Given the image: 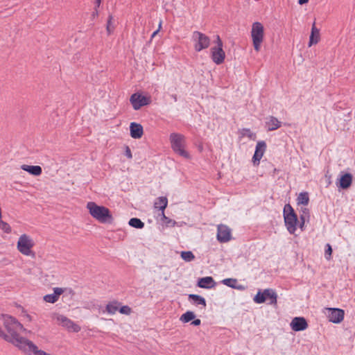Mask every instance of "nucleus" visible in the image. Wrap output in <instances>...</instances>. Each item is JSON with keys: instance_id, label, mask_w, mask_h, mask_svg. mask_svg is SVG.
Returning <instances> with one entry per match:
<instances>
[{"instance_id": "35", "label": "nucleus", "mask_w": 355, "mask_h": 355, "mask_svg": "<svg viewBox=\"0 0 355 355\" xmlns=\"http://www.w3.org/2000/svg\"><path fill=\"white\" fill-rule=\"evenodd\" d=\"M119 311L121 314L128 315L132 313V309L128 305L121 306V304L120 307L119 308Z\"/></svg>"}, {"instance_id": "39", "label": "nucleus", "mask_w": 355, "mask_h": 355, "mask_svg": "<svg viewBox=\"0 0 355 355\" xmlns=\"http://www.w3.org/2000/svg\"><path fill=\"white\" fill-rule=\"evenodd\" d=\"M125 155L128 159H132V155L131 150H130V148H129V146H125Z\"/></svg>"}, {"instance_id": "27", "label": "nucleus", "mask_w": 355, "mask_h": 355, "mask_svg": "<svg viewBox=\"0 0 355 355\" xmlns=\"http://www.w3.org/2000/svg\"><path fill=\"white\" fill-rule=\"evenodd\" d=\"M237 279H234V278H227V279H224L223 281H222V283L227 286H229L230 288H236V289H239V290H242L243 289V286H241V285H237Z\"/></svg>"}, {"instance_id": "10", "label": "nucleus", "mask_w": 355, "mask_h": 355, "mask_svg": "<svg viewBox=\"0 0 355 355\" xmlns=\"http://www.w3.org/2000/svg\"><path fill=\"white\" fill-rule=\"evenodd\" d=\"M33 246V242L28 236L23 234L19 237L17 242V249L21 254L29 255Z\"/></svg>"}, {"instance_id": "34", "label": "nucleus", "mask_w": 355, "mask_h": 355, "mask_svg": "<svg viewBox=\"0 0 355 355\" xmlns=\"http://www.w3.org/2000/svg\"><path fill=\"white\" fill-rule=\"evenodd\" d=\"M162 220L167 225L170 226H174L176 222L168 217L166 216L164 214V211H162L161 213Z\"/></svg>"}, {"instance_id": "37", "label": "nucleus", "mask_w": 355, "mask_h": 355, "mask_svg": "<svg viewBox=\"0 0 355 355\" xmlns=\"http://www.w3.org/2000/svg\"><path fill=\"white\" fill-rule=\"evenodd\" d=\"M331 254H332V248L330 244L327 243L326 245V249L324 252V257L327 260H330L331 258Z\"/></svg>"}, {"instance_id": "19", "label": "nucleus", "mask_w": 355, "mask_h": 355, "mask_svg": "<svg viewBox=\"0 0 355 355\" xmlns=\"http://www.w3.org/2000/svg\"><path fill=\"white\" fill-rule=\"evenodd\" d=\"M197 286L202 288L209 289L216 286V282L211 277H205L200 278L198 281Z\"/></svg>"}, {"instance_id": "36", "label": "nucleus", "mask_w": 355, "mask_h": 355, "mask_svg": "<svg viewBox=\"0 0 355 355\" xmlns=\"http://www.w3.org/2000/svg\"><path fill=\"white\" fill-rule=\"evenodd\" d=\"M300 220H309L310 218L309 210L307 208H302Z\"/></svg>"}, {"instance_id": "28", "label": "nucleus", "mask_w": 355, "mask_h": 355, "mask_svg": "<svg viewBox=\"0 0 355 355\" xmlns=\"http://www.w3.org/2000/svg\"><path fill=\"white\" fill-rule=\"evenodd\" d=\"M189 299L192 300L193 303L196 305H202L203 307L206 306V301L205 298L200 295L196 294H190Z\"/></svg>"}, {"instance_id": "44", "label": "nucleus", "mask_w": 355, "mask_h": 355, "mask_svg": "<svg viewBox=\"0 0 355 355\" xmlns=\"http://www.w3.org/2000/svg\"><path fill=\"white\" fill-rule=\"evenodd\" d=\"M101 3V0H96L95 1V4H96L95 8H96V9H98V8H99Z\"/></svg>"}, {"instance_id": "17", "label": "nucleus", "mask_w": 355, "mask_h": 355, "mask_svg": "<svg viewBox=\"0 0 355 355\" xmlns=\"http://www.w3.org/2000/svg\"><path fill=\"white\" fill-rule=\"evenodd\" d=\"M130 136L134 139H139L144 134L143 126L135 122H132L130 125Z\"/></svg>"}, {"instance_id": "16", "label": "nucleus", "mask_w": 355, "mask_h": 355, "mask_svg": "<svg viewBox=\"0 0 355 355\" xmlns=\"http://www.w3.org/2000/svg\"><path fill=\"white\" fill-rule=\"evenodd\" d=\"M291 327L293 331H300L306 329L308 324L304 318L296 317L291 321Z\"/></svg>"}, {"instance_id": "33", "label": "nucleus", "mask_w": 355, "mask_h": 355, "mask_svg": "<svg viewBox=\"0 0 355 355\" xmlns=\"http://www.w3.org/2000/svg\"><path fill=\"white\" fill-rule=\"evenodd\" d=\"M0 229L4 232L9 234L11 232V227L8 223L4 222L0 218Z\"/></svg>"}, {"instance_id": "26", "label": "nucleus", "mask_w": 355, "mask_h": 355, "mask_svg": "<svg viewBox=\"0 0 355 355\" xmlns=\"http://www.w3.org/2000/svg\"><path fill=\"white\" fill-rule=\"evenodd\" d=\"M168 205V199L166 197L161 196L157 198L154 202V207L159 209L161 211H164Z\"/></svg>"}, {"instance_id": "4", "label": "nucleus", "mask_w": 355, "mask_h": 355, "mask_svg": "<svg viewBox=\"0 0 355 355\" xmlns=\"http://www.w3.org/2000/svg\"><path fill=\"white\" fill-rule=\"evenodd\" d=\"M169 139L171 148L176 153L185 158L189 157V154L184 149V137L182 135L173 132Z\"/></svg>"}, {"instance_id": "47", "label": "nucleus", "mask_w": 355, "mask_h": 355, "mask_svg": "<svg viewBox=\"0 0 355 355\" xmlns=\"http://www.w3.org/2000/svg\"><path fill=\"white\" fill-rule=\"evenodd\" d=\"M171 96H172L173 99L174 100V101L176 102L178 101V98L175 94H173Z\"/></svg>"}, {"instance_id": "2", "label": "nucleus", "mask_w": 355, "mask_h": 355, "mask_svg": "<svg viewBox=\"0 0 355 355\" xmlns=\"http://www.w3.org/2000/svg\"><path fill=\"white\" fill-rule=\"evenodd\" d=\"M87 208L90 215L101 223L110 222L112 219L109 209L104 206L98 205L94 202H89L87 204Z\"/></svg>"}, {"instance_id": "40", "label": "nucleus", "mask_w": 355, "mask_h": 355, "mask_svg": "<svg viewBox=\"0 0 355 355\" xmlns=\"http://www.w3.org/2000/svg\"><path fill=\"white\" fill-rule=\"evenodd\" d=\"M112 17L110 16L109 19H108V21H107V30L109 33H110V32H111L110 26H111V24H112Z\"/></svg>"}, {"instance_id": "43", "label": "nucleus", "mask_w": 355, "mask_h": 355, "mask_svg": "<svg viewBox=\"0 0 355 355\" xmlns=\"http://www.w3.org/2000/svg\"><path fill=\"white\" fill-rule=\"evenodd\" d=\"M92 15L93 17H96L98 15V9H96V8H94V11L93 12Z\"/></svg>"}, {"instance_id": "12", "label": "nucleus", "mask_w": 355, "mask_h": 355, "mask_svg": "<svg viewBox=\"0 0 355 355\" xmlns=\"http://www.w3.org/2000/svg\"><path fill=\"white\" fill-rule=\"evenodd\" d=\"M327 315L329 320L334 323H340L344 318V311L336 308H327Z\"/></svg>"}, {"instance_id": "45", "label": "nucleus", "mask_w": 355, "mask_h": 355, "mask_svg": "<svg viewBox=\"0 0 355 355\" xmlns=\"http://www.w3.org/2000/svg\"><path fill=\"white\" fill-rule=\"evenodd\" d=\"M306 221V220H300V227L302 230H303V227Z\"/></svg>"}, {"instance_id": "41", "label": "nucleus", "mask_w": 355, "mask_h": 355, "mask_svg": "<svg viewBox=\"0 0 355 355\" xmlns=\"http://www.w3.org/2000/svg\"><path fill=\"white\" fill-rule=\"evenodd\" d=\"M201 324V320L200 319H193L191 322V324L194 326H198Z\"/></svg>"}, {"instance_id": "23", "label": "nucleus", "mask_w": 355, "mask_h": 355, "mask_svg": "<svg viewBox=\"0 0 355 355\" xmlns=\"http://www.w3.org/2000/svg\"><path fill=\"white\" fill-rule=\"evenodd\" d=\"M24 352L28 354H33L34 355H51L43 350L38 349V347L33 342L29 343L26 349L24 350Z\"/></svg>"}, {"instance_id": "42", "label": "nucleus", "mask_w": 355, "mask_h": 355, "mask_svg": "<svg viewBox=\"0 0 355 355\" xmlns=\"http://www.w3.org/2000/svg\"><path fill=\"white\" fill-rule=\"evenodd\" d=\"M161 27H162V21H160L159 24L158 29L153 33V34L151 35V38H153L158 33V32L159 31Z\"/></svg>"}, {"instance_id": "32", "label": "nucleus", "mask_w": 355, "mask_h": 355, "mask_svg": "<svg viewBox=\"0 0 355 355\" xmlns=\"http://www.w3.org/2000/svg\"><path fill=\"white\" fill-rule=\"evenodd\" d=\"M181 257L186 261H191L195 259V256L191 251L182 252Z\"/></svg>"}, {"instance_id": "24", "label": "nucleus", "mask_w": 355, "mask_h": 355, "mask_svg": "<svg viewBox=\"0 0 355 355\" xmlns=\"http://www.w3.org/2000/svg\"><path fill=\"white\" fill-rule=\"evenodd\" d=\"M24 352L28 354H33L34 355H51L43 350L38 349V347L33 342L29 343L26 349L24 350Z\"/></svg>"}, {"instance_id": "22", "label": "nucleus", "mask_w": 355, "mask_h": 355, "mask_svg": "<svg viewBox=\"0 0 355 355\" xmlns=\"http://www.w3.org/2000/svg\"><path fill=\"white\" fill-rule=\"evenodd\" d=\"M21 168L35 176H39L42 173V169L40 166H29L23 164L21 165Z\"/></svg>"}, {"instance_id": "6", "label": "nucleus", "mask_w": 355, "mask_h": 355, "mask_svg": "<svg viewBox=\"0 0 355 355\" xmlns=\"http://www.w3.org/2000/svg\"><path fill=\"white\" fill-rule=\"evenodd\" d=\"M263 26L260 22H254L252 26L251 37L255 51H259L260 50L261 43L263 40Z\"/></svg>"}, {"instance_id": "46", "label": "nucleus", "mask_w": 355, "mask_h": 355, "mask_svg": "<svg viewBox=\"0 0 355 355\" xmlns=\"http://www.w3.org/2000/svg\"><path fill=\"white\" fill-rule=\"evenodd\" d=\"M309 1V0H298V3L300 5H303L304 3H306Z\"/></svg>"}, {"instance_id": "15", "label": "nucleus", "mask_w": 355, "mask_h": 355, "mask_svg": "<svg viewBox=\"0 0 355 355\" xmlns=\"http://www.w3.org/2000/svg\"><path fill=\"white\" fill-rule=\"evenodd\" d=\"M352 183V175L349 173H343L341 172L340 178L338 182H336V185L338 187L341 188L343 189H348Z\"/></svg>"}, {"instance_id": "20", "label": "nucleus", "mask_w": 355, "mask_h": 355, "mask_svg": "<svg viewBox=\"0 0 355 355\" xmlns=\"http://www.w3.org/2000/svg\"><path fill=\"white\" fill-rule=\"evenodd\" d=\"M282 123L276 117L270 116L266 118V128L268 131H273L281 127Z\"/></svg>"}, {"instance_id": "38", "label": "nucleus", "mask_w": 355, "mask_h": 355, "mask_svg": "<svg viewBox=\"0 0 355 355\" xmlns=\"http://www.w3.org/2000/svg\"><path fill=\"white\" fill-rule=\"evenodd\" d=\"M241 135L243 137H248L250 139H252L254 136V134L251 132V130L248 128H243L241 130Z\"/></svg>"}, {"instance_id": "9", "label": "nucleus", "mask_w": 355, "mask_h": 355, "mask_svg": "<svg viewBox=\"0 0 355 355\" xmlns=\"http://www.w3.org/2000/svg\"><path fill=\"white\" fill-rule=\"evenodd\" d=\"M55 320L60 325L66 328L69 331L77 333L81 329L78 324L63 315L58 314L55 316Z\"/></svg>"}, {"instance_id": "29", "label": "nucleus", "mask_w": 355, "mask_h": 355, "mask_svg": "<svg viewBox=\"0 0 355 355\" xmlns=\"http://www.w3.org/2000/svg\"><path fill=\"white\" fill-rule=\"evenodd\" d=\"M195 313L193 311H188L180 316V320L183 323H187L195 319Z\"/></svg>"}, {"instance_id": "48", "label": "nucleus", "mask_w": 355, "mask_h": 355, "mask_svg": "<svg viewBox=\"0 0 355 355\" xmlns=\"http://www.w3.org/2000/svg\"><path fill=\"white\" fill-rule=\"evenodd\" d=\"M0 334H2V329L1 327H0Z\"/></svg>"}, {"instance_id": "8", "label": "nucleus", "mask_w": 355, "mask_h": 355, "mask_svg": "<svg viewBox=\"0 0 355 355\" xmlns=\"http://www.w3.org/2000/svg\"><path fill=\"white\" fill-rule=\"evenodd\" d=\"M216 46L211 49V57L212 61L216 64H222L225 58V53L223 49V42L219 37L216 36Z\"/></svg>"}, {"instance_id": "7", "label": "nucleus", "mask_w": 355, "mask_h": 355, "mask_svg": "<svg viewBox=\"0 0 355 355\" xmlns=\"http://www.w3.org/2000/svg\"><path fill=\"white\" fill-rule=\"evenodd\" d=\"M191 40L196 52H200L203 49H207L211 42V40L207 35L197 31L193 32Z\"/></svg>"}, {"instance_id": "21", "label": "nucleus", "mask_w": 355, "mask_h": 355, "mask_svg": "<svg viewBox=\"0 0 355 355\" xmlns=\"http://www.w3.org/2000/svg\"><path fill=\"white\" fill-rule=\"evenodd\" d=\"M320 41V31L315 27L313 23L311 28V33L309 37V46L316 44Z\"/></svg>"}, {"instance_id": "18", "label": "nucleus", "mask_w": 355, "mask_h": 355, "mask_svg": "<svg viewBox=\"0 0 355 355\" xmlns=\"http://www.w3.org/2000/svg\"><path fill=\"white\" fill-rule=\"evenodd\" d=\"M64 293V289L62 288L56 287L53 288V293L48 294L44 296V300L48 303H55L58 300L60 295Z\"/></svg>"}, {"instance_id": "13", "label": "nucleus", "mask_w": 355, "mask_h": 355, "mask_svg": "<svg viewBox=\"0 0 355 355\" xmlns=\"http://www.w3.org/2000/svg\"><path fill=\"white\" fill-rule=\"evenodd\" d=\"M217 239L220 243H225L231 239V230L225 225H218L217 227Z\"/></svg>"}, {"instance_id": "3", "label": "nucleus", "mask_w": 355, "mask_h": 355, "mask_svg": "<svg viewBox=\"0 0 355 355\" xmlns=\"http://www.w3.org/2000/svg\"><path fill=\"white\" fill-rule=\"evenodd\" d=\"M284 218L287 230L290 234H294L297 230L298 220L293 207L289 204L284 207Z\"/></svg>"}, {"instance_id": "30", "label": "nucleus", "mask_w": 355, "mask_h": 355, "mask_svg": "<svg viewBox=\"0 0 355 355\" xmlns=\"http://www.w3.org/2000/svg\"><path fill=\"white\" fill-rule=\"evenodd\" d=\"M129 225L137 229H142L144 227V223L137 218H132L128 222Z\"/></svg>"}, {"instance_id": "5", "label": "nucleus", "mask_w": 355, "mask_h": 355, "mask_svg": "<svg viewBox=\"0 0 355 355\" xmlns=\"http://www.w3.org/2000/svg\"><path fill=\"white\" fill-rule=\"evenodd\" d=\"M253 300L257 304H262L268 300V304L274 305L277 302V295L272 288H266L263 291L259 290Z\"/></svg>"}, {"instance_id": "11", "label": "nucleus", "mask_w": 355, "mask_h": 355, "mask_svg": "<svg viewBox=\"0 0 355 355\" xmlns=\"http://www.w3.org/2000/svg\"><path fill=\"white\" fill-rule=\"evenodd\" d=\"M132 107L135 110H139L141 107L150 104V98L144 96L139 93L132 94L130 98Z\"/></svg>"}, {"instance_id": "1", "label": "nucleus", "mask_w": 355, "mask_h": 355, "mask_svg": "<svg viewBox=\"0 0 355 355\" xmlns=\"http://www.w3.org/2000/svg\"><path fill=\"white\" fill-rule=\"evenodd\" d=\"M1 318L8 334H6L2 329V334H0V337L12 343L21 351L24 352L26 350L29 343L32 341L20 336L19 331H26V329L15 318L11 315L2 314Z\"/></svg>"}, {"instance_id": "31", "label": "nucleus", "mask_w": 355, "mask_h": 355, "mask_svg": "<svg viewBox=\"0 0 355 355\" xmlns=\"http://www.w3.org/2000/svg\"><path fill=\"white\" fill-rule=\"evenodd\" d=\"M298 204L306 205L309 202V197L307 192L300 193L297 198Z\"/></svg>"}, {"instance_id": "14", "label": "nucleus", "mask_w": 355, "mask_h": 355, "mask_svg": "<svg viewBox=\"0 0 355 355\" xmlns=\"http://www.w3.org/2000/svg\"><path fill=\"white\" fill-rule=\"evenodd\" d=\"M266 149V144L264 141H259L257 142L255 148V152L252 157V162L254 166L259 164L260 160L262 158Z\"/></svg>"}, {"instance_id": "25", "label": "nucleus", "mask_w": 355, "mask_h": 355, "mask_svg": "<svg viewBox=\"0 0 355 355\" xmlns=\"http://www.w3.org/2000/svg\"><path fill=\"white\" fill-rule=\"evenodd\" d=\"M121 303L116 300L110 302L105 306V311L110 314L114 315L119 311Z\"/></svg>"}]
</instances>
